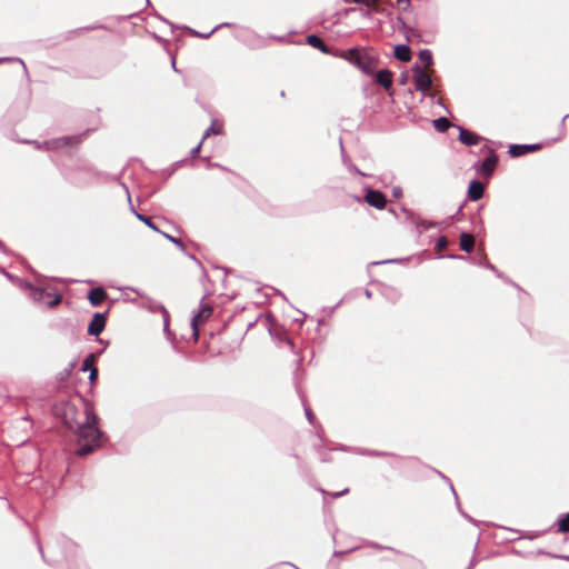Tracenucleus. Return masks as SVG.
<instances>
[{
    "instance_id": "f257e3e1",
    "label": "nucleus",
    "mask_w": 569,
    "mask_h": 569,
    "mask_svg": "<svg viewBox=\"0 0 569 569\" xmlns=\"http://www.w3.org/2000/svg\"><path fill=\"white\" fill-rule=\"evenodd\" d=\"M84 419L74 425L67 420V425L71 430H74L78 439L79 448L77 449L78 456H86L93 451L99 446L102 436L98 428V417L90 406L84 409Z\"/></svg>"
},
{
    "instance_id": "f03ea898",
    "label": "nucleus",
    "mask_w": 569,
    "mask_h": 569,
    "mask_svg": "<svg viewBox=\"0 0 569 569\" xmlns=\"http://www.w3.org/2000/svg\"><path fill=\"white\" fill-rule=\"evenodd\" d=\"M340 58L346 59L350 63L355 64L362 72L370 74L373 72L376 60L367 53L361 52L357 48H352L348 51L338 54Z\"/></svg>"
},
{
    "instance_id": "7ed1b4c3",
    "label": "nucleus",
    "mask_w": 569,
    "mask_h": 569,
    "mask_svg": "<svg viewBox=\"0 0 569 569\" xmlns=\"http://www.w3.org/2000/svg\"><path fill=\"white\" fill-rule=\"evenodd\" d=\"M415 87L418 91L426 93L430 90L432 80L431 77L420 66H415L413 69Z\"/></svg>"
},
{
    "instance_id": "20e7f679",
    "label": "nucleus",
    "mask_w": 569,
    "mask_h": 569,
    "mask_svg": "<svg viewBox=\"0 0 569 569\" xmlns=\"http://www.w3.org/2000/svg\"><path fill=\"white\" fill-rule=\"evenodd\" d=\"M365 201L376 209H383L387 204V199L385 194L381 191L373 190V189H367Z\"/></svg>"
},
{
    "instance_id": "39448f33",
    "label": "nucleus",
    "mask_w": 569,
    "mask_h": 569,
    "mask_svg": "<svg viewBox=\"0 0 569 569\" xmlns=\"http://www.w3.org/2000/svg\"><path fill=\"white\" fill-rule=\"evenodd\" d=\"M72 142H78V139L76 137H62L59 139L44 141L43 144H40L38 142H34V144L38 149L44 148L46 150H53L63 148Z\"/></svg>"
},
{
    "instance_id": "423d86ee",
    "label": "nucleus",
    "mask_w": 569,
    "mask_h": 569,
    "mask_svg": "<svg viewBox=\"0 0 569 569\" xmlns=\"http://www.w3.org/2000/svg\"><path fill=\"white\" fill-rule=\"evenodd\" d=\"M106 326V318L102 313H96L88 326V333L99 336Z\"/></svg>"
},
{
    "instance_id": "0eeeda50",
    "label": "nucleus",
    "mask_w": 569,
    "mask_h": 569,
    "mask_svg": "<svg viewBox=\"0 0 569 569\" xmlns=\"http://www.w3.org/2000/svg\"><path fill=\"white\" fill-rule=\"evenodd\" d=\"M212 313V309L209 306H203L197 315L192 317L191 326L193 329V333L198 337V323L208 319Z\"/></svg>"
},
{
    "instance_id": "6e6552de",
    "label": "nucleus",
    "mask_w": 569,
    "mask_h": 569,
    "mask_svg": "<svg viewBox=\"0 0 569 569\" xmlns=\"http://www.w3.org/2000/svg\"><path fill=\"white\" fill-rule=\"evenodd\" d=\"M540 149L539 144H511L509 153L511 157H520L529 151H536Z\"/></svg>"
},
{
    "instance_id": "1a4fd4ad",
    "label": "nucleus",
    "mask_w": 569,
    "mask_h": 569,
    "mask_svg": "<svg viewBox=\"0 0 569 569\" xmlns=\"http://www.w3.org/2000/svg\"><path fill=\"white\" fill-rule=\"evenodd\" d=\"M483 184L478 181V180H473L470 182L469 184V188H468V197L470 200L472 201H477L479 199L482 198L483 196Z\"/></svg>"
},
{
    "instance_id": "9d476101",
    "label": "nucleus",
    "mask_w": 569,
    "mask_h": 569,
    "mask_svg": "<svg viewBox=\"0 0 569 569\" xmlns=\"http://www.w3.org/2000/svg\"><path fill=\"white\" fill-rule=\"evenodd\" d=\"M376 81L388 90L392 86V73L387 69L380 70L376 74Z\"/></svg>"
},
{
    "instance_id": "9b49d317",
    "label": "nucleus",
    "mask_w": 569,
    "mask_h": 569,
    "mask_svg": "<svg viewBox=\"0 0 569 569\" xmlns=\"http://www.w3.org/2000/svg\"><path fill=\"white\" fill-rule=\"evenodd\" d=\"M459 140L466 146L477 144L478 141L480 140V137L471 131L465 130L462 128H459Z\"/></svg>"
},
{
    "instance_id": "f8f14e48",
    "label": "nucleus",
    "mask_w": 569,
    "mask_h": 569,
    "mask_svg": "<svg viewBox=\"0 0 569 569\" xmlns=\"http://www.w3.org/2000/svg\"><path fill=\"white\" fill-rule=\"evenodd\" d=\"M107 297L106 291L102 288H94L90 290L88 299L93 307L99 306Z\"/></svg>"
},
{
    "instance_id": "ddd939ff",
    "label": "nucleus",
    "mask_w": 569,
    "mask_h": 569,
    "mask_svg": "<svg viewBox=\"0 0 569 569\" xmlns=\"http://www.w3.org/2000/svg\"><path fill=\"white\" fill-rule=\"evenodd\" d=\"M497 156L493 153L490 157L486 158L481 164V172L486 176H490L497 164Z\"/></svg>"
},
{
    "instance_id": "4468645a",
    "label": "nucleus",
    "mask_w": 569,
    "mask_h": 569,
    "mask_svg": "<svg viewBox=\"0 0 569 569\" xmlns=\"http://www.w3.org/2000/svg\"><path fill=\"white\" fill-rule=\"evenodd\" d=\"M307 43L313 48L319 49L323 53H330L329 48L325 44V42L316 34H310L307 37Z\"/></svg>"
},
{
    "instance_id": "2eb2a0df",
    "label": "nucleus",
    "mask_w": 569,
    "mask_h": 569,
    "mask_svg": "<svg viewBox=\"0 0 569 569\" xmlns=\"http://www.w3.org/2000/svg\"><path fill=\"white\" fill-rule=\"evenodd\" d=\"M395 57L400 61H409L411 58L410 49L406 44H398L395 48Z\"/></svg>"
},
{
    "instance_id": "dca6fc26",
    "label": "nucleus",
    "mask_w": 569,
    "mask_h": 569,
    "mask_svg": "<svg viewBox=\"0 0 569 569\" xmlns=\"http://www.w3.org/2000/svg\"><path fill=\"white\" fill-rule=\"evenodd\" d=\"M475 246V239L469 233H461L460 236V248L466 252H471Z\"/></svg>"
},
{
    "instance_id": "f3484780",
    "label": "nucleus",
    "mask_w": 569,
    "mask_h": 569,
    "mask_svg": "<svg viewBox=\"0 0 569 569\" xmlns=\"http://www.w3.org/2000/svg\"><path fill=\"white\" fill-rule=\"evenodd\" d=\"M31 290L30 292V297L37 301V302H40L44 299L46 296H50L49 292H47V290L42 287H33L31 284L28 286Z\"/></svg>"
},
{
    "instance_id": "a211bd4d",
    "label": "nucleus",
    "mask_w": 569,
    "mask_h": 569,
    "mask_svg": "<svg viewBox=\"0 0 569 569\" xmlns=\"http://www.w3.org/2000/svg\"><path fill=\"white\" fill-rule=\"evenodd\" d=\"M450 126H451L450 121L447 118H445V117H441V118H438V119L433 120V127L439 132L447 131Z\"/></svg>"
},
{
    "instance_id": "6ab92c4d",
    "label": "nucleus",
    "mask_w": 569,
    "mask_h": 569,
    "mask_svg": "<svg viewBox=\"0 0 569 569\" xmlns=\"http://www.w3.org/2000/svg\"><path fill=\"white\" fill-rule=\"evenodd\" d=\"M221 132V124L214 120L212 121L211 126L204 131V134L202 137V141L207 139L210 134H219Z\"/></svg>"
},
{
    "instance_id": "aec40b11",
    "label": "nucleus",
    "mask_w": 569,
    "mask_h": 569,
    "mask_svg": "<svg viewBox=\"0 0 569 569\" xmlns=\"http://www.w3.org/2000/svg\"><path fill=\"white\" fill-rule=\"evenodd\" d=\"M419 59L421 60V62H423V63H425V66H426V67L431 66V64H432V62H433L432 53H431V51H430V50H427V49L421 50V51L419 52Z\"/></svg>"
},
{
    "instance_id": "412c9836",
    "label": "nucleus",
    "mask_w": 569,
    "mask_h": 569,
    "mask_svg": "<svg viewBox=\"0 0 569 569\" xmlns=\"http://www.w3.org/2000/svg\"><path fill=\"white\" fill-rule=\"evenodd\" d=\"M94 362H96V355L94 353L88 355L86 357V359L83 360L82 371H90L91 368H96Z\"/></svg>"
},
{
    "instance_id": "4be33fe9",
    "label": "nucleus",
    "mask_w": 569,
    "mask_h": 569,
    "mask_svg": "<svg viewBox=\"0 0 569 569\" xmlns=\"http://www.w3.org/2000/svg\"><path fill=\"white\" fill-rule=\"evenodd\" d=\"M132 211L134 213V216L140 220L142 221L143 223H146L149 228H151L152 230L154 231H158L159 232V229L157 228V226H154L151 221L150 218L141 214V213H138L133 208H132Z\"/></svg>"
},
{
    "instance_id": "5701e85b",
    "label": "nucleus",
    "mask_w": 569,
    "mask_h": 569,
    "mask_svg": "<svg viewBox=\"0 0 569 569\" xmlns=\"http://www.w3.org/2000/svg\"><path fill=\"white\" fill-rule=\"evenodd\" d=\"M558 530L560 532H569V513L565 515L560 520H559V528Z\"/></svg>"
},
{
    "instance_id": "b1692460",
    "label": "nucleus",
    "mask_w": 569,
    "mask_h": 569,
    "mask_svg": "<svg viewBox=\"0 0 569 569\" xmlns=\"http://www.w3.org/2000/svg\"><path fill=\"white\" fill-rule=\"evenodd\" d=\"M162 234H163L168 240H170L172 243H174L179 249L184 250V246H183V243H182V241H181L180 239L174 238V237H172V236H170V234H168V233H166V232H162Z\"/></svg>"
},
{
    "instance_id": "393cba45",
    "label": "nucleus",
    "mask_w": 569,
    "mask_h": 569,
    "mask_svg": "<svg viewBox=\"0 0 569 569\" xmlns=\"http://www.w3.org/2000/svg\"><path fill=\"white\" fill-rule=\"evenodd\" d=\"M358 4H363L367 7L376 6L380 0H353Z\"/></svg>"
},
{
    "instance_id": "a878e982",
    "label": "nucleus",
    "mask_w": 569,
    "mask_h": 569,
    "mask_svg": "<svg viewBox=\"0 0 569 569\" xmlns=\"http://www.w3.org/2000/svg\"><path fill=\"white\" fill-rule=\"evenodd\" d=\"M222 24L220 26H217L216 28H213L209 33L207 32H203V33H200V32H197V31H193V33L197 36V37H200V38H209L217 29H219Z\"/></svg>"
},
{
    "instance_id": "bb28decb",
    "label": "nucleus",
    "mask_w": 569,
    "mask_h": 569,
    "mask_svg": "<svg viewBox=\"0 0 569 569\" xmlns=\"http://www.w3.org/2000/svg\"><path fill=\"white\" fill-rule=\"evenodd\" d=\"M98 378V369L97 368H91L90 370V376H89V380L91 383H93Z\"/></svg>"
},
{
    "instance_id": "cd10ccee",
    "label": "nucleus",
    "mask_w": 569,
    "mask_h": 569,
    "mask_svg": "<svg viewBox=\"0 0 569 569\" xmlns=\"http://www.w3.org/2000/svg\"><path fill=\"white\" fill-rule=\"evenodd\" d=\"M437 247L439 249H443L447 247V239L445 237H440L437 241Z\"/></svg>"
},
{
    "instance_id": "c85d7f7f",
    "label": "nucleus",
    "mask_w": 569,
    "mask_h": 569,
    "mask_svg": "<svg viewBox=\"0 0 569 569\" xmlns=\"http://www.w3.org/2000/svg\"><path fill=\"white\" fill-rule=\"evenodd\" d=\"M60 302H61V297L60 296H56L51 301L48 302V306L49 307H56Z\"/></svg>"
},
{
    "instance_id": "c756f323",
    "label": "nucleus",
    "mask_w": 569,
    "mask_h": 569,
    "mask_svg": "<svg viewBox=\"0 0 569 569\" xmlns=\"http://www.w3.org/2000/svg\"><path fill=\"white\" fill-rule=\"evenodd\" d=\"M392 194L396 198H400L402 196V189L400 187H395L392 189Z\"/></svg>"
},
{
    "instance_id": "7c9ffc66",
    "label": "nucleus",
    "mask_w": 569,
    "mask_h": 569,
    "mask_svg": "<svg viewBox=\"0 0 569 569\" xmlns=\"http://www.w3.org/2000/svg\"><path fill=\"white\" fill-rule=\"evenodd\" d=\"M305 411H306L307 419L309 420L310 423H312V421L315 419L312 411L309 408H305Z\"/></svg>"
},
{
    "instance_id": "2f4dec72",
    "label": "nucleus",
    "mask_w": 569,
    "mask_h": 569,
    "mask_svg": "<svg viewBox=\"0 0 569 569\" xmlns=\"http://www.w3.org/2000/svg\"><path fill=\"white\" fill-rule=\"evenodd\" d=\"M202 140L199 142V144L197 147H194L191 151L192 156L197 154L199 151H200V148H201V144H202Z\"/></svg>"
},
{
    "instance_id": "473e14b6",
    "label": "nucleus",
    "mask_w": 569,
    "mask_h": 569,
    "mask_svg": "<svg viewBox=\"0 0 569 569\" xmlns=\"http://www.w3.org/2000/svg\"><path fill=\"white\" fill-rule=\"evenodd\" d=\"M347 492H348V489H345V490H342V491L335 492L332 496H333L335 498H338V497H340V496H342V495H345V493H347Z\"/></svg>"
},
{
    "instance_id": "72a5a7b5",
    "label": "nucleus",
    "mask_w": 569,
    "mask_h": 569,
    "mask_svg": "<svg viewBox=\"0 0 569 569\" xmlns=\"http://www.w3.org/2000/svg\"><path fill=\"white\" fill-rule=\"evenodd\" d=\"M163 313H164V326L167 327L168 326V312L166 309H163Z\"/></svg>"
},
{
    "instance_id": "f704fd0d",
    "label": "nucleus",
    "mask_w": 569,
    "mask_h": 569,
    "mask_svg": "<svg viewBox=\"0 0 569 569\" xmlns=\"http://www.w3.org/2000/svg\"><path fill=\"white\" fill-rule=\"evenodd\" d=\"M352 170H355V172H357L358 174H361V176H363V173H362V172H361V171H360V170H359L358 168H356V167H352Z\"/></svg>"
},
{
    "instance_id": "c9c22d12",
    "label": "nucleus",
    "mask_w": 569,
    "mask_h": 569,
    "mask_svg": "<svg viewBox=\"0 0 569 569\" xmlns=\"http://www.w3.org/2000/svg\"><path fill=\"white\" fill-rule=\"evenodd\" d=\"M366 296H367V298H370V297H371V293H370V291H369V290H366Z\"/></svg>"
},
{
    "instance_id": "e433bc0d",
    "label": "nucleus",
    "mask_w": 569,
    "mask_h": 569,
    "mask_svg": "<svg viewBox=\"0 0 569 569\" xmlns=\"http://www.w3.org/2000/svg\"><path fill=\"white\" fill-rule=\"evenodd\" d=\"M276 39H277L278 41H283V40H284V38H283V37H277Z\"/></svg>"
},
{
    "instance_id": "4c0bfd02",
    "label": "nucleus",
    "mask_w": 569,
    "mask_h": 569,
    "mask_svg": "<svg viewBox=\"0 0 569 569\" xmlns=\"http://www.w3.org/2000/svg\"><path fill=\"white\" fill-rule=\"evenodd\" d=\"M399 3L401 2H409V0H397Z\"/></svg>"
},
{
    "instance_id": "58836bf2",
    "label": "nucleus",
    "mask_w": 569,
    "mask_h": 569,
    "mask_svg": "<svg viewBox=\"0 0 569 569\" xmlns=\"http://www.w3.org/2000/svg\"><path fill=\"white\" fill-rule=\"evenodd\" d=\"M172 68H173L174 70H177V69H176V62H174V60L172 61Z\"/></svg>"
},
{
    "instance_id": "ea45409f",
    "label": "nucleus",
    "mask_w": 569,
    "mask_h": 569,
    "mask_svg": "<svg viewBox=\"0 0 569 569\" xmlns=\"http://www.w3.org/2000/svg\"><path fill=\"white\" fill-rule=\"evenodd\" d=\"M289 566L296 568V565H293L292 562H289Z\"/></svg>"
},
{
    "instance_id": "a19ab883",
    "label": "nucleus",
    "mask_w": 569,
    "mask_h": 569,
    "mask_svg": "<svg viewBox=\"0 0 569 569\" xmlns=\"http://www.w3.org/2000/svg\"><path fill=\"white\" fill-rule=\"evenodd\" d=\"M289 566L296 568V565H293L292 562H289Z\"/></svg>"
},
{
    "instance_id": "79ce46f5",
    "label": "nucleus",
    "mask_w": 569,
    "mask_h": 569,
    "mask_svg": "<svg viewBox=\"0 0 569 569\" xmlns=\"http://www.w3.org/2000/svg\"><path fill=\"white\" fill-rule=\"evenodd\" d=\"M289 566L296 568V565H293L292 562H289Z\"/></svg>"
},
{
    "instance_id": "37998d69",
    "label": "nucleus",
    "mask_w": 569,
    "mask_h": 569,
    "mask_svg": "<svg viewBox=\"0 0 569 569\" xmlns=\"http://www.w3.org/2000/svg\"><path fill=\"white\" fill-rule=\"evenodd\" d=\"M3 247H4L3 243L0 241V249H3Z\"/></svg>"
},
{
    "instance_id": "c03bdc74",
    "label": "nucleus",
    "mask_w": 569,
    "mask_h": 569,
    "mask_svg": "<svg viewBox=\"0 0 569 569\" xmlns=\"http://www.w3.org/2000/svg\"><path fill=\"white\" fill-rule=\"evenodd\" d=\"M565 559L569 561V556L565 557Z\"/></svg>"
},
{
    "instance_id": "a18cd8bd",
    "label": "nucleus",
    "mask_w": 569,
    "mask_h": 569,
    "mask_svg": "<svg viewBox=\"0 0 569 569\" xmlns=\"http://www.w3.org/2000/svg\"><path fill=\"white\" fill-rule=\"evenodd\" d=\"M565 118H569V114H566V117H565Z\"/></svg>"
},
{
    "instance_id": "49530a36",
    "label": "nucleus",
    "mask_w": 569,
    "mask_h": 569,
    "mask_svg": "<svg viewBox=\"0 0 569 569\" xmlns=\"http://www.w3.org/2000/svg\"><path fill=\"white\" fill-rule=\"evenodd\" d=\"M3 59H0V62L2 61Z\"/></svg>"
}]
</instances>
